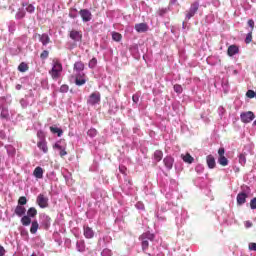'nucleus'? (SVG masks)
I'll use <instances>...</instances> for the list:
<instances>
[{
    "label": "nucleus",
    "instance_id": "f257e3e1",
    "mask_svg": "<svg viewBox=\"0 0 256 256\" xmlns=\"http://www.w3.org/2000/svg\"><path fill=\"white\" fill-rule=\"evenodd\" d=\"M37 217V208L31 207L27 211V215L21 218V223L24 227H29L31 225V218Z\"/></svg>",
    "mask_w": 256,
    "mask_h": 256
},
{
    "label": "nucleus",
    "instance_id": "f03ea898",
    "mask_svg": "<svg viewBox=\"0 0 256 256\" xmlns=\"http://www.w3.org/2000/svg\"><path fill=\"white\" fill-rule=\"evenodd\" d=\"M63 71V64L61 62H54L52 69L49 71V74L51 75L52 79L54 81H57L59 77H61V73Z\"/></svg>",
    "mask_w": 256,
    "mask_h": 256
},
{
    "label": "nucleus",
    "instance_id": "7ed1b4c3",
    "mask_svg": "<svg viewBox=\"0 0 256 256\" xmlns=\"http://www.w3.org/2000/svg\"><path fill=\"white\" fill-rule=\"evenodd\" d=\"M153 239H155V235L150 232H145L139 237V240L142 241V251L149 249V241H153Z\"/></svg>",
    "mask_w": 256,
    "mask_h": 256
},
{
    "label": "nucleus",
    "instance_id": "20e7f679",
    "mask_svg": "<svg viewBox=\"0 0 256 256\" xmlns=\"http://www.w3.org/2000/svg\"><path fill=\"white\" fill-rule=\"evenodd\" d=\"M41 135L43 138L37 142V147H38V149H40V151H42L44 153H49V147L47 146V140H45V136H43V132L39 131L37 133V136L41 137Z\"/></svg>",
    "mask_w": 256,
    "mask_h": 256
},
{
    "label": "nucleus",
    "instance_id": "39448f33",
    "mask_svg": "<svg viewBox=\"0 0 256 256\" xmlns=\"http://www.w3.org/2000/svg\"><path fill=\"white\" fill-rule=\"evenodd\" d=\"M85 77V73H75L71 76V79H75V85H77V87H81L87 83V79H85Z\"/></svg>",
    "mask_w": 256,
    "mask_h": 256
},
{
    "label": "nucleus",
    "instance_id": "423d86ee",
    "mask_svg": "<svg viewBox=\"0 0 256 256\" xmlns=\"http://www.w3.org/2000/svg\"><path fill=\"white\" fill-rule=\"evenodd\" d=\"M88 105H97L101 103V93L93 92L87 101Z\"/></svg>",
    "mask_w": 256,
    "mask_h": 256
},
{
    "label": "nucleus",
    "instance_id": "0eeeda50",
    "mask_svg": "<svg viewBox=\"0 0 256 256\" xmlns=\"http://www.w3.org/2000/svg\"><path fill=\"white\" fill-rule=\"evenodd\" d=\"M79 15L84 23H89L93 19V14L88 9H81Z\"/></svg>",
    "mask_w": 256,
    "mask_h": 256
},
{
    "label": "nucleus",
    "instance_id": "6e6552de",
    "mask_svg": "<svg viewBox=\"0 0 256 256\" xmlns=\"http://www.w3.org/2000/svg\"><path fill=\"white\" fill-rule=\"evenodd\" d=\"M36 203L41 209H46V207H49V198L45 197L43 194H40L37 197Z\"/></svg>",
    "mask_w": 256,
    "mask_h": 256
},
{
    "label": "nucleus",
    "instance_id": "1a4fd4ad",
    "mask_svg": "<svg viewBox=\"0 0 256 256\" xmlns=\"http://www.w3.org/2000/svg\"><path fill=\"white\" fill-rule=\"evenodd\" d=\"M242 123H251L255 119V114L252 111L243 112L240 115Z\"/></svg>",
    "mask_w": 256,
    "mask_h": 256
},
{
    "label": "nucleus",
    "instance_id": "9d476101",
    "mask_svg": "<svg viewBox=\"0 0 256 256\" xmlns=\"http://www.w3.org/2000/svg\"><path fill=\"white\" fill-rule=\"evenodd\" d=\"M197 11H199V3L194 2L186 13V18L191 19V17H195V13H197Z\"/></svg>",
    "mask_w": 256,
    "mask_h": 256
},
{
    "label": "nucleus",
    "instance_id": "9b49d317",
    "mask_svg": "<svg viewBox=\"0 0 256 256\" xmlns=\"http://www.w3.org/2000/svg\"><path fill=\"white\" fill-rule=\"evenodd\" d=\"M39 39V41H41L42 45H49V43H51V38L49 37L48 34H34V38H37Z\"/></svg>",
    "mask_w": 256,
    "mask_h": 256
},
{
    "label": "nucleus",
    "instance_id": "f8f14e48",
    "mask_svg": "<svg viewBox=\"0 0 256 256\" xmlns=\"http://www.w3.org/2000/svg\"><path fill=\"white\" fill-rule=\"evenodd\" d=\"M69 37H70V39H72V41H82L83 32L77 31V30H72V31H70Z\"/></svg>",
    "mask_w": 256,
    "mask_h": 256
},
{
    "label": "nucleus",
    "instance_id": "ddd939ff",
    "mask_svg": "<svg viewBox=\"0 0 256 256\" xmlns=\"http://www.w3.org/2000/svg\"><path fill=\"white\" fill-rule=\"evenodd\" d=\"M73 71L74 73H84L83 71H85V63H83V61L75 62L73 66Z\"/></svg>",
    "mask_w": 256,
    "mask_h": 256
},
{
    "label": "nucleus",
    "instance_id": "4468645a",
    "mask_svg": "<svg viewBox=\"0 0 256 256\" xmlns=\"http://www.w3.org/2000/svg\"><path fill=\"white\" fill-rule=\"evenodd\" d=\"M83 231H84V237L86 239H93V237H95V231H93V228L84 225Z\"/></svg>",
    "mask_w": 256,
    "mask_h": 256
},
{
    "label": "nucleus",
    "instance_id": "2eb2a0df",
    "mask_svg": "<svg viewBox=\"0 0 256 256\" xmlns=\"http://www.w3.org/2000/svg\"><path fill=\"white\" fill-rule=\"evenodd\" d=\"M134 29L137 33H146V31H149V26L145 23H138L135 25Z\"/></svg>",
    "mask_w": 256,
    "mask_h": 256
},
{
    "label": "nucleus",
    "instance_id": "dca6fc26",
    "mask_svg": "<svg viewBox=\"0 0 256 256\" xmlns=\"http://www.w3.org/2000/svg\"><path fill=\"white\" fill-rule=\"evenodd\" d=\"M247 193L242 192L237 195V205H245L247 203Z\"/></svg>",
    "mask_w": 256,
    "mask_h": 256
},
{
    "label": "nucleus",
    "instance_id": "f3484780",
    "mask_svg": "<svg viewBox=\"0 0 256 256\" xmlns=\"http://www.w3.org/2000/svg\"><path fill=\"white\" fill-rule=\"evenodd\" d=\"M15 215H17V217H25V213H27V209L25 208V206H21V205H17L15 210H14Z\"/></svg>",
    "mask_w": 256,
    "mask_h": 256
},
{
    "label": "nucleus",
    "instance_id": "a211bd4d",
    "mask_svg": "<svg viewBox=\"0 0 256 256\" xmlns=\"http://www.w3.org/2000/svg\"><path fill=\"white\" fill-rule=\"evenodd\" d=\"M163 163L168 170L173 169V163H175V159L171 156H167L163 159Z\"/></svg>",
    "mask_w": 256,
    "mask_h": 256
},
{
    "label": "nucleus",
    "instance_id": "6ab92c4d",
    "mask_svg": "<svg viewBox=\"0 0 256 256\" xmlns=\"http://www.w3.org/2000/svg\"><path fill=\"white\" fill-rule=\"evenodd\" d=\"M239 53V47L237 45H230L227 50V55L229 57H233V55H237Z\"/></svg>",
    "mask_w": 256,
    "mask_h": 256
},
{
    "label": "nucleus",
    "instance_id": "aec40b11",
    "mask_svg": "<svg viewBox=\"0 0 256 256\" xmlns=\"http://www.w3.org/2000/svg\"><path fill=\"white\" fill-rule=\"evenodd\" d=\"M206 163L209 167V169H215L217 163L215 162V157H213V155H208L206 157Z\"/></svg>",
    "mask_w": 256,
    "mask_h": 256
},
{
    "label": "nucleus",
    "instance_id": "412c9836",
    "mask_svg": "<svg viewBox=\"0 0 256 256\" xmlns=\"http://www.w3.org/2000/svg\"><path fill=\"white\" fill-rule=\"evenodd\" d=\"M43 173H45V171L41 166H37L33 171V175L36 179H43Z\"/></svg>",
    "mask_w": 256,
    "mask_h": 256
},
{
    "label": "nucleus",
    "instance_id": "4be33fe9",
    "mask_svg": "<svg viewBox=\"0 0 256 256\" xmlns=\"http://www.w3.org/2000/svg\"><path fill=\"white\" fill-rule=\"evenodd\" d=\"M181 158L184 161V163L191 164V163H193V161H195V158H193V156H191V154H189V153H186L185 155L182 154Z\"/></svg>",
    "mask_w": 256,
    "mask_h": 256
},
{
    "label": "nucleus",
    "instance_id": "5701e85b",
    "mask_svg": "<svg viewBox=\"0 0 256 256\" xmlns=\"http://www.w3.org/2000/svg\"><path fill=\"white\" fill-rule=\"evenodd\" d=\"M18 71H20V73H26V71H29V65L25 62L20 63L18 66Z\"/></svg>",
    "mask_w": 256,
    "mask_h": 256
},
{
    "label": "nucleus",
    "instance_id": "b1692460",
    "mask_svg": "<svg viewBox=\"0 0 256 256\" xmlns=\"http://www.w3.org/2000/svg\"><path fill=\"white\" fill-rule=\"evenodd\" d=\"M219 165H222V167H227L229 165V160L225 156H220L218 158Z\"/></svg>",
    "mask_w": 256,
    "mask_h": 256
},
{
    "label": "nucleus",
    "instance_id": "393cba45",
    "mask_svg": "<svg viewBox=\"0 0 256 256\" xmlns=\"http://www.w3.org/2000/svg\"><path fill=\"white\" fill-rule=\"evenodd\" d=\"M50 131L54 135L57 134L58 137H61L63 135V130L61 128H58V127L51 126L50 127Z\"/></svg>",
    "mask_w": 256,
    "mask_h": 256
},
{
    "label": "nucleus",
    "instance_id": "a878e982",
    "mask_svg": "<svg viewBox=\"0 0 256 256\" xmlns=\"http://www.w3.org/2000/svg\"><path fill=\"white\" fill-rule=\"evenodd\" d=\"M154 159H155L156 163H159V161H161L163 159V151L156 150L154 152Z\"/></svg>",
    "mask_w": 256,
    "mask_h": 256
},
{
    "label": "nucleus",
    "instance_id": "bb28decb",
    "mask_svg": "<svg viewBox=\"0 0 256 256\" xmlns=\"http://www.w3.org/2000/svg\"><path fill=\"white\" fill-rule=\"evenodd\" d=\"M38 229H39V223L37 221H33L31 224L30 233H32V235H35Z\"/></svg>",
    "mask_w": 256,
    "mask_h": 256
},
{
    "label": "nucleus",
    "instance_id": "cd10ccee",
    "mask_svg": "<svg viewBox=\"0 0 256 256\" xmlns=\"http://www.w3.org/2000/svg\"><path fill=\"white\" fill-rule=\"evenodd\" d=\"M53 149H58V151H62L63 149H67V144L62 145L61 141H58L53 145Z\"/></svg>",
    "mask_w": 256,
    "mask_h": 256
},
{
    "label": "nucleus",
    "instance_id": "c85d7f7f",
    "mask_svg": "<svg viewBox=\"0 0 256 256\" xmlns=\"http://www.w3.org/2000/svg\"><path fill=\"white\" fill-rule=\"evenodd\" d=\"M76 247L80 253H83V251H85V241L77 242Z\"/></svg>",
    "mask_w": 256,
    "mask_h": 256
},
{
    "label": "nucleus",
    "instance_id": "c756f323",
    "mask_svg": "<svg viewBox=\"0 0 256 256\" xmlns=\"http://www.w3.org/2000/svg\"><path fill=\"white\" fill-rule=\"evenodd\" d=\"M112 39H113V41L119 42V41H121V39H123V36L119 32H113Z\"/></svg>",
    "mask_w": 256,
    "mask_h": 256
},
{
    "label": "nucleus",
    "instance_id": "7c9ffc66",
    "mask_svg": "<svg viewBox=\"0 0 256 256\" xmlns=\"http://www.w3.org/2000/svg\"><path fill=\"white\" fill-rule=\"evenodd\" d=\"M251 41H253V31H250L245 38V43L247 45H249V43H251Z\"/></svg>",
    "mask_w": 256,
    "mask_h": 256
},
{
    "label": "nucleus",
    "instance_id": "2f4dec72",
    "mask_svg": "<svg viewBox=\"0 0 256 256\" xmlns=\"http://www.w3.org/2000/svg\"><path fill=\"white\" fill-rule=\"evenodd\" d=\"M88 66L90 69H95V67H97V58H92L89 61Z\"/></svg>",
    "mask_w": 256,
    "mask_h": 256
},
{
    "label": "nucleus",
    "instance_id": "473e14b6",
    "mask_svg": "<svg viewBox=\"0 0 256 256\" xmlns=\"http://www.w3.org/2000/svg\"><path fill=\"white\" fill-rule=\"evenodd\" d=\"M0 117L2 119H9V111L5 108L2 109Z\"/></svg>",
    "mask_w": 256,
    "mask_h": 256
},
{
    "label": "nucleus",
    "instance_id": "72a5a7b5",
    "mask_svg": "<svg viewBox=\"0 0 256 256\" xmlns=\"http://www.w3.org/2000/svg\"><path fill=\"white\" fill-rule=\"evenodd\" d=\"M87 135L89 137H97V129L91 128L87 131Z\"/></svg>",
    "mask_w": 256,
    "mask_h": 256
},
{
    "label": "nucleus",
    "instance_id": "f704fd0d",
    "mask_svg": "<svg viewBox=\"0 0 256 256\" xmlns=\"http://www.w3.org/2000/svg\"><path fill=\"white\" fill-rule=\"evenodd\" d=\"M18 205H20L21 207H23V205H27V197L21 196L18 199Z\"/></svg>",
    "mask_w": 256,
    "mask_h": 256
},
{
    "label": "nucleus",
    "instance_id": "c9c22d12",
    "mask_svg": "<svg viewBox=\"0 0 256 256\" xmlns=\"http://www.w3.org/2000/svg\"><path fill=\"white\" fill-rule=\"evenodd\" d=\"M174 91H175V93H178V94L183 93V86H181L179 84H175L174 85Z\"/></svg>",
    "mask_w": 256,
    "mask_h": 256
},
{
    "label": "nucleus",
    "instance_id": "e433bc0d",
    "mask_svg": "<svg viewBox=\"0 0 256 256\" xmlns=\"http://www.w3.org/2000/svg\"><path fill=\"white\" fill-rule=\"evenodd\" d=\"M25 9L27 13H35V6H33L32 4H28Z\"/></svg>",
    "mask_w": 256,
    "mask_h": 256
},
{
    "label": "nucleus",
    "instance_id": "4c0bfd02",
    "mask_svg": "<svg viewBox=\"0 0 256 256\" xmlns=\"http://www.w3.org/2000/svg\"><path fill=\"white\" fill-rule=\"evenodd\" d=\"M246 97H248V99H253V98H255V91H253V90H248V91L246 92Z\"/></svg>",
    "mask_w": 256,
    "mask_h": 256
},
{
    "label": "nucleus",
    "instance_id": "58836bf2",
    "mask_svg": "<svg viewBox=\"0 0 256 256\" xmlns=\"http://www.w3.org/2000/svg\"><path fill=\"white\" fill-rule=\"evenodd\" d=\"M101 255L102 256H112L113 255V253L111 252V250L110 249H104L102 252H101Z\"/></svg>",
    "mask_w": 256,
    "mask_h": 256
},
{
    "label": "nucleus",
    "instance_id": "ea45409f",
    "mask_svg": "<svg viewBox=\"0 0 256 256\" xmlns=\"http://www.w3.org/2000/svg\"><path fill=\"white\" fill-rule=\"evenodd\" d=\"M47 57H49V51L44 50L41 54H40V58L45 60L47 59Z\"/></svg>",
    "mask_w": 256,
    "mask_h": 256
},
{
    "label": "nucleus",
    "instance_id": "a19ab883",
    "mask_svg": "<svg viewBox=\"0 0 256 256\" xmlns=\"http://www.w3.org/2000/svg\"><path fill=\"white\" fill-rule=\"evenodd\" d=\"M250 209H256V197L250 200Z\"/></svg>",
    "mask_w": 256,
    "mask_h": 256
},
{
    "label": "nucleus",
    "instance_id": "79ce46f5",
    "mask_svg": "<svg viewBox=\"0 0 256 256\" xmlns=\"http://www.w3.org/2000/svg\"><path fill=\"white\" fill-rule=\"evenodd\" d=\"M67 91H69V86L64 84L60 87V93H67Z\"/></svg>",
    "mask_w": 256,
    "mask_h": 256
},
{
    "label": "nucleus",
    "instance_id": "37998d69",
    "mask_svg": "<svg viewBox=\"0 0 256 256\" xmlns=\"http://www.w3.org/2000/svg\"><path fill=\"white\" fill-rule=\"evenodd\" d=\"M17 19H23L25 17V11L21 10L16 14Z\"/></svg>",
    "mask_w": 256,
    "mask_h": 256
},
{
    "label": "nucleus",
    "instance_id": "c03bdc74",
    "mask_svg": "<svg viewBox=\"0 0 256 256\" xmlns=\"http://www.w3.org/2000/svg\"><path fill=\"white\" fill-rule=\"evenodd\" d=\"M248 25L251 28L250 31H253V29H255V21H253V19L248 20Z\"/></svg>",
    "mask_w": 256,
    "mask_h": 256
},
{
    "label": "nucleus",
    "instance_id": "a18cd8bd",
    "mask_svg": "<svg viewBox=\"0 0 256 256\" xmlns=\"http://www.w3.org/2000/svg\"><path fill=\"white\" fill-rule=\"evenodd\" d=\"M219 157H225V148L221 147L218 149Z\"/></svg>",
    "mask_w": 256,
    "mask_h": 256
},
{
    "label": "nucleus",
    "instance_id": "49530a36",
    "mask_svg": "<svg viewBox=\"0 0 256 256\" xmlns=\"http://www.w3.org/2000/svg\"><path fill=\"white\" fill-rule=\"evenodd\" d=\"M59 155L62 158L65 157V155H67V148H64V149L60 150Z\"/></svg>",
    "mask_w": 256,
    "mask_h": 256
},
{
    "label": "nucleus",
    "instance_id": "de8ad7c7",
    "mask_svg": "<svg viewBox=\"0 0 256 256\" xmlns=\"http://www.w3.org/2000/svg\"><path fill=\"white\" fill-rule=\"evenodd\" d=\"M132 100H133V103H139V95L134 94V95L132 96Z\"/></svg>",
    "mask_w": 256,
    "mask_h": 256
},
{
    "label": "nucleus",
    "instance_id": "09e8293b",
    "mask_svg": "<svg viewBox=\"0 0 256 256\" xmlns=\"http://www.w3.org/2000/svg\"><path fill=\"white\" fill-rule=\"evenodd\" d=\"M5 253H7V251L5 250V247L0 245V256H5Z\"/></svg>",
    "mask_w": 256,
    "mask_h": 256
},
{
    "label": "nucleus",
    "instance_id": "8fccbe9b",
    "mask_svg": "<svg viewBox=\"0 0 256 256\" xmlns=\"http://www.w3.org/2000/svg\"><path fill=\"white\" fill-rule=\"evenodd\" d=\"M245 227H246V229H249V228L253 227V222H251V221H246V222H245Z\"/></svg>",
    "mask_w": 256,
    "mask_h": 256
},
{
    "label": "nucleus",
    "instance_id": "3c124183",
    "mask_svg": "<svg viewBox=\"0 0 256 256\" xmlns=\"http://www.w3.org/2000/svg\"><path fill=\"white\" fill-rule=\"evenodd\" d=\"M249 249H250L251 251H256V243H250V244H249Z\"/></svg>",
    "mask_w": 256,
    "mask_h": 256
},
{
    "label": "nucleus",
    "instance_id": "603ef678",
    "mask_svg": "<svg viewBox=\"0 0 256 256\" xmlns=\"http://www.w3.org/2000/svg\"><path fill=\"white\" fill-rule=\"evenodd\" d=\"M125 167H119V171H120V173H125Z\"/></svg>",
    "mask_w": 256,
    "mask_h": 256
},
{
    "label": "nucleus",
    "instance_id": "864d4df0",
    "mask_svg": "<svg viewBox=\"0 0 256 256\" xmlns=\"http://www.w3.org/2000/svg\"><path fill=\"white\" fill-rule=\"evenodd\" d=\"M21 87H22L21 84H17V85H16L17 91L21 90Z\"/></svg>",
    "mask_w": 256,
    "mask_h": 256
},
{
    "label": "nucleus",
    "instance_id": "5fc2aeb1",
    "mask_svg": "<svg viewBox=\"0 0 256 256\" xmlns=\"http://www.w3.org/2000/svg\"><path fill=\"white\" fill-rule=\"evenodd\" d=\"M69 17H71L72 19H75V17H77V16L73 15V14H69Z\"/></svg>",
    "mask_w": 256,
    "mask_h": 256
},
{
    "label": "nucleus",
    "instance_id": "6e6d98bb",
    "mask_svg": "<svg viewBox=\"0 0 256 256\" xmlns=\"http://www.w3.org/2000/svg\"><path fill=\"white\" fill-rule=\"evenodd\" d=\"M240 159H245V156H243V154H241Z\"/></svg>",
    "mask_w": 256,
    "mask_h": 256
},
{
    "label": "nucleus",
    "instance_id": "4d7b16f0",
    "mask_svg": "<svg viewBox=\"0 0 256 256\" xmlns=\"http://www.w3.org/2000/svg\"><path fill=\"white\" fill-rule=\"evenodd\" d=\"M148 256H151V254H148Z\"/></svg>",
    "mask_w": 256,
    "mask_h": 256
}]
</instances>
